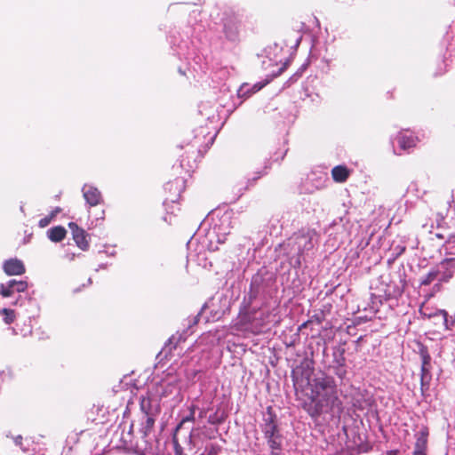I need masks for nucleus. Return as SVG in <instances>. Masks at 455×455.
<instances>
[{"mask_svg":"<svg viewBox=\"0 0 455 455\" xmlns=\"http://www.w3.org/2000/svg\"><path fill=\"white\" fill-rule=\"evenodd\" d=\"M232 228V214L230 212H226L220 216H217L212 229L208 233L211 243H212V238L215 237L218 243H223L227 235L230 234Z\"/></svg>","mask_w":455,"mask_h":455,"instance_id":"obj_3","label":"nucleus"},{"mask_svg":"<svg viewBox=\"0 0 455 455\" xmlns=\"http://www.w3.org/2000/svg\"><path fill=\"white\" fill-rule=\"evenodd\" d=\"M196 323H197V317H195L193 323L196 324Z\"/></svg>","mask_w":455,"mask_h":455,"instance_id":"obj_38","label":"nucleus"},{"mask_svg":"<svg viewBox=\"0 0 455 455\" xmlns=\"http://www.w3.org/2000/svg\"><path fill=\"white\" fill-rule=\"evenodd\" d=\"M332 178L337 182H344L349 176V171L346 166L338 165L331 171Z\"/></svg>","mask_w":455,"mask_h":455,"instance_id":"obj_17","label":"nucleus"},{"mask_svg":"<svg viewBox=\"0 0 455 455\" xmlns=\"http://www.w3.org/2000/svg\"><path fill=\"white\" fill-rule=\"evenodd\" d=\"M196 409H198V406L196 404H191L189 407V414L182 419L180 425L188 422V421H194L196 419L195 413Z\"/></svg>","mask_w":455,"mask_h":455,"instance_id":"obj_25","label":"nucleus"},{"mask_svg":"<svg viewBox=\"0 0 455 455\" xmlns=\"http://www.w3.org/2000/svg\"><path fill=\"white\" fill-rule=\"evenodd\" d=\"M436 236L439 237V238H443V235H441L439 234H437Z\"/></svg>","mask_w":455,"mask_h":455,"instance_id":"obj_40","label":"nucleus"},{"mask_svg":"<svg viewBox=\"0 0 455 455\" xmlns=\"http://www.w3.org/2000/svg\"><path fill=\"white\" fill-rule=\"evenodd\" d=\"M22 437L20 435L14 438V443L18 446H21Z\"/></svg>","mask_w":455,"mask_h":455,"instance_id":"obj_33","label":"nucleus"},{"mask_svg":"<svg viewBox=\"0 0 455 455\" xmlns=\"http://www.w3.org/2000/svg\"><path fill=\"white\" fill-rule=\"evenodd\" d=\"M334 368H335V374L339 379H344L346 374H347V371L345 369V366H337V367H334Z\"/></svg>","mask_w":455,"mask_h":455,"instance_id":"obj_29","label":"nucleus"},{"mask_svg":"<svg viewBox=\"0 0 455 455\" xmlns=\"http://www.w3.org/2000/svg\"><path fill=\"white\" fill-rule=\"evenodd\" d=\"M155 415L156 414H146V422H145V427H144L146 431H148L153 427L154 423H155V419H154Z\"/></svg>","mask_w":455,"mask_h":455,"instance_id":"obj_27","label":"nucleus"},{"mask_svg":"<svg viewBox=\"0 0 455 455\" xmlns=\"http://www.w3.org/2000/svg\"><path fill=\"white\" fill-rule=\"evenodd\" d=\"M156 395L158 396L159 399L163 397H168L174 394L179 393L180 387L178 386V382L176 379H172L171 380H164L159 384L156 385L153 388Z\"/></svg>","mask_w":455,"mask_h":455,"instance_id":"obj_6","label":"nucleus"},{"mask_svg":"<svg viewBox=\"0 0 455 455\" xmlns=\"http://www.w3.org/2000/svg\"><path fill=\"white\" fill-rule=\"evenodd\" d=\"M421 357V372H420V390L424 395L429 388V384L432 379L431 369V356L426 347L420 349Z\"/></svg>","mask_w":455,"mask_h":455,"instance_id":"obj_5","label":"nucleus"},{"mask_svg":"<svg viewBox=\"0 0 455 455\" xmlns=\"http://www.w3.org/2000/svg\"><path fill=\"white\" fill-rule=\"evenodd\" d=\"M49 222H50L49 219H47V218L42 219L40 220V226L41 227H45Z\"/></svg>","mask_w":455,"mask_h":455,"instance_id":"obj_32","label":"nucleus"},{"mask_svg":"<svg viewBox=\"0 0 455 455\" xmlns=\"http://www.w3.org/2000/svg\"><path fill=\"white\" fill-rule=\"evenodd\" d=\"M199 411V413H198V418L199 419H204V417H206V414L207 412L210 411V408L207 407V408H201V409H197Z\"/></svg>","mask_w":455,"mask_h":455,"instance_id":"obj_31","label":"nucleus"},{"mask_svg":"<svg viewBox=\"0 0 455 455\" xmlns=\"http://www.w3.org/2000/svg\"><path fill=\"white\" fill-rule=\"evenodd\" d=\"M428 430L427 427H423L416 434V443L414 446V451L426 452L427 444Z\"/></svg>","mask_w":455,"mask_h":455,"instance_id":"obj_15","label":"nucleus"},{"mask_svg":"<svg viewBox=\"0 0 455 455\" xmlns=\"http://www.w3.org/2000/svg\"><path fill=\"white\" fill-rule=\"evenodd\" d=\"M387 455H396L395 451H389Z\"/></svg>","mask_w":455,"mask_h":455,"instance_id":"obj_36","label":"nucleus"},{"mask_svg":"<svg viewBox=\"0 0 455 455\" xmlns=\"http://www.w3.org/2000/svg\"><path fill=\"white\" fill-rule=\"evenodd\" d=\"M16 283H17V281H16V280H10V281L6 283V285L14 289V287H15Z\"/></svg>","mask_w":455,"mask_h":455,"instance_id":"obj_34","label":"nucleus"},{"mask_svg":"<svg viewBox=\"0 0 455 455\" xmlns=\"http://www.w3.org/2000/svg\"><path fill=\"white\" fill-rule=\"evenodd\" d=\"M28 288V283L25 281H17V283L14 287V291L22 292Z\"/></svg>","mask_w":455,"mask_h":455,"instance_id":"obj_28","label":"nucleus"},{"mask_svg":"<svg viewBox=\"0 0 455 455\" xmlns=\"http://www.w3.org/2000/svg\"><path fill=\"white\" fill-rule=\"evenodd\" d=\"M265 281L261 275H256L252 277L250 291L248 292V304H251L253 299L265 292Z\"/></svg>","mask_w":455,"mask_h":455,"instance_id":"obj_8","label":"nucleus"},{"mask_svg":"<svg viewBox=\"0 0 455 455\" xmlns=\"http://www.w3.org/2000/svg\"><path fill=\"white\" fill-rule=\"evenodd\" d=\"M267 443L272 450V455H279L278 451L282 447L283 437L280 433L274 435V436L267 437Z\"/></svg>","mask_w":455,"mask_h":455,"instance_id":"obj_18","label":"nucleus"},{"mask_svg":"<svg viewBox=\"0 0 455 455\" xmlns=\"http://www.w3.org/2000/svg\"><path fill=\"white\" fill-rule=\"evenodd\" d=\"M435 315H441L443 319L445 329L455 334V315L449 318L448 313L443 309L438 310Z\"/></svg>","mask_w":455,"mask_h":455,"instance_id":"obj_19","label":"nucleus"},{"mask_svg":"<svg viewBox=\"0 0 455 455\" xmlns=\"http://www.w3.org/2000/svg\"><path fill=\"white\" fill-rule=\"evenodd\" d=\"M434 281H437V276L433 267L426 275L422 276L420 279V285L427 286Z\"/></svg>","mask_w":455,"mask_h":455,"instance_id":"obj_22","label":"nucleus"},{"mask_svg":"<svg viewBox=\"0 0 455 455\" xmlns=\"http://www.w3.org/2000/svg\"><path fill=\"white\" fill-rule=\"evenodd\" d=\"M262 430L265 438L274 436L279 433L277 425L275 423V416L271 413L270 408L267 409V413L264 416V425Z\"/></svg>","mask_w":455,"mask_h":455,"instance_id":"obj_11","label":"nucleus"},{"mask_svg":"<svg viewBox=\"0 0 455 455\" xmlns=\"http://www.w3.org/2000/svg\"><path fill=\"white\" fill-rule=\"evenodd\" d=\"M413 455H427L426 452L422 451H413Z\"/></svg>","mask_w":455,"mask_h":455,"instance_id":"obj_35","label":"nucleus"},{"mask_svg":"<svg viewBox=\"0 0 455 455\" xmlns=\"http://www.w3.org/2000/svg\"><path fill=\"white\" fill-rule=\"evenodd\" d=\"M68 227L76 245L83 251H86L89 247L86 232L83 228H79L75 222H70Z\"/></svg>","mask_w":455,"mask_h":455,"instance_id":"obj_9","label":"nucleus"},{"mask_svg":"<svg viewBox=\"0 0 455 455\" xmlns=\"http://www.w3.org/2000/svg\"><path fill=\"white\" fill-rule=\"evenodd\" d=\"M180 180H175V184L180 185Z\"/></svg>","mask_w":455,"mask_h":455,"instance_id":"obj_39","label":"nucleus"},{"mask_svg":"<svg viewBox=\"0 0 455 455\" xmlns=\"http://www.w3.org/2000/svg\"><path fill=\"white\" fill-rule=\"evenodd\" d=\"M0 314L4 315V322L6 324H11L12 323H13V321L15 319V315H14L13 310L8 309V308H3L0 311Z\"/></svg>","mask_w":455,"mask_h":455,"instance_id":"obj_23","label":"nucleus"},{"mask_svg":"<svg viewBox=\"0 0 455 455\" xmlns=\"http://www.w3.org/2000/svg\"><path fill=\"white\" fill-rule=\"evenodd\" d=\"M4 271L8 275H19L25 273V266L21 260L11 259L4 261Z\"/></svg>","mask_w":455,"mask_h":455,"instance_id":"obj_12","label":"nucleus"},{"mask_svg":"<svg viewBox=\"0 0 455 455\" xmlns=\"http://www.w3.org/2000/svg\"><path fill=\"white\" fill-rule=\"evenodd\" d=\"M83 196L90 206H96L101 202V194L100 190L91 185H84L82 189Z\"/></svg>","mask_w":455,"mask_h":455,"instance_id":"obj_10","label":"nucleus"},{"mask_svg":"<svg viewBox=\"0 0 455 455\" xmlns=\"http://www.w3.org/2000/svg\"><path fill=\"white\" fill-rule=\"evenodd\" d=\"M174 339H175V337H174V336H172V337L169 339V341L172 343Z\"/></svg>","mask_w":455,"mask_h":455,"instance_id":"obj_37","label":"nucleus"},{"mask_svg":"<svg viewBox=\"0 0 455 455\" xmlns=\"http://www.w3.org/2000/svg\"><path fill=\"white\" fill-rule=\"evenodd\" d=\"M172 185H173L172 183H167L166 188H167L168 186H172Z\"/></svg>","mask_w":455,"mask_h":455,"instance_id":"obj_41","label":"nucleus"},{"mask_svg":"<svg viewBox=\"0 0 455 455\" xmlns=\"http://www.w3.org/2000/svg\"><path fill=\"white\" fill-rule=\"evenodd\" d=\"M317 242V234L315 230H300L288 239L286 243L290 248L288 254L291 255L290 264L298 268L301 266L302 256L312 250Z\"/></svg>","mask_w":455,"mask_h":455,"instance_id":"obj_2","label":"nucleus"},{"mask_svg":"<svg viewBox=\"0 0 455 455\" xmlns=\"http://www.w3.org/2000/svg\"><path fill=\"white\" fill-rule=\"evenodd\" d=\"M298 371H293L292 379L296 387L302 388L306 385H311L312 402L314 407L309 410L312 417L319 416L322 413L339 412L342 409V403L337 394V387L333 378L322 375L314 379L313 383L309 381V374L300 379L298 377Z\"/></svg>","mask_w":455,"mask_h":455,"instance_id":"obj_1","label":"nucleus"},{"mask_svg":"<svg viewBox=\"0 0 455 455\" xmlns=\"http://www.w3.org/2000/svg\"><path fill=\"white\" fill-rule=\"evenodd\" d=\"M452 197H453L452 202L455 203V195H453Z\"/></svg>","mask_w":455,"mask_h":455,"instance_id":"obj_42","label":"nucleus"},{"mask_svg":"<svg viewBox=\"0 0 455 455\" xmlns=\"http://www.w3.org/2000/svg\"><path fill=\"white\" fill-rule=\"evenodd\" d=\"M224 32L227 36L231 41H235L238 36V28L235 25L230 26L228 24L224 25Z\"/></svg>","mask_w":455,"mask_h":455,"instance_id":"obj_21","label":"nucleus"},{"mask_svg":"<svg viewBox=\"0 0 455 455\" xmlns=\"http://www.w3.org/2000/svg\"><path fill=\"white\" fill-rule=\"evenodd\" d=\"M160 399L156 395L154 390H150L147 396L140 400V409L145 414H156L159 411Z\"/></svg>","mask_w":455,"mask_h":455,"instance_id":"obj_7","label":"nucleus"},{"mask_svg":"<svg viewBox=\"0 0 455 455\" xmlns=\"http://www.w3.org/2000/svg\"><path fill=\"white\" fill-rule=\"evenodd\" d=\"M222 418H219L217 416V413H213V414H211L209 417H208V422L212 425H216L217 423H220L222 421Z\"/></svg>","mask_w":455,"mask_h":455,"instance_id":"obj_30","label":"nucleus"},{"mask_svg":"<svg viewBox=\"0 0 455 455\" xmlns=\"http://www.w3.org/2000/svg\"><path fill=\"white\" fill-rule=\"evenodd\" d=\"M445 254L455 255V234L448 236L445 243L443 245Z\"/></svg>","mask_w":455,"mask_h":455,"instance_id":"obj_20","label":"nucleus"},{"mask_svg":"<svg viewBox=\"0 0 455 455\" xmlns=\"http://www.w3.org/2000/svg\"><path fill=\"white\" fill-rule=\"evenodd\" d=\"M66 234V229L61 226L53 227L47 231L48 238L55 243L62 241Z\"/></svg>","mask_w":455,"mask_h":455,"instance_id":"obj_16","label":"nucleus"},{"mask_svg":"<svg viewBox=\"0 0 455 455\" xmlns=\"http://www.w3.org/2000/svg\"><path fill=\"white\" fill-rule=\"evenodd\" d=\"M14 289L7 286L6 284L2 283L0 285V294L3 297H10L14 293Z\"/></svg>","mask_w":455,"mask_h":455,"instance_id":"obj_26","label":"nucleus"},{"mask_svg":"<svg viewBox=\"0 0 455 455\" xmlns=\"http://www.w3.org/2000/svg\"><path fill=\"white\" fill-rule=\"evenodd\" d=\"M400 148L403 150L416 146V138L408 131L401 132L396 137Z\"/></svg>","mask_w":455,"mask_h":455,"instance_id":"obj_13","label":"nucleus"},{"mask_svg":"<svg viewBox=\"0 0 455 455\" xmlns=\"http://www.w3.org/2000/svg\"><path fill=\"white\" fill-rule=\"evenodd\" d=\"M267 83H268V80H266L264 82L256 83L253 85H250L248 84H243V85H241V87L238 90V96L239 97H249L251 94L261 90Z\"/></svg>","mask_w":455,"mask_h":455,"instance_id":"obj_14","label":"nucleus"},{"mask_svg":"<svg viewBox=\"0 0 455 455\" xmlns=\"http://www.w3.org/2000/svg\"><path fill=\"white\" fill-rule=\"evenodd\" d=\"M434 270L436 273L438 282L434 288L439 291L441 283H448L455 274V258L444 259L434 267Z\"/></svg>","mask_w":455,"mask_h":455,"instance_id":"obj_4","label":"nucleus"},{"mask_svg":"<svg viewBox=\"0 0 455 455\" xmlns=\"http://www.w3.org/2000/svg\"><path fill=\"white\" fill-rule=\"evenodd\" d=\"M333 363H334V367L345 366L346 358L344 356V350L343 349L339 352V355L334 353V355H333Z\"/></svg>","mask_w":455,"mask_h":455,"instance_id":"obj_24","label":"nucleus"}]
</instances>
